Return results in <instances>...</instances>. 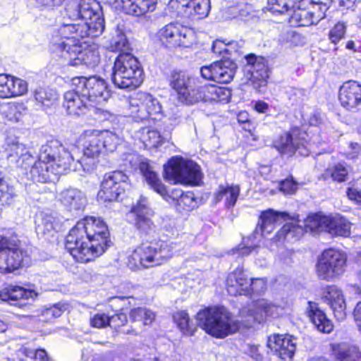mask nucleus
I'll return each instance as SVG.
<instances>
[{
  "instance_id": "obj_1",
  "label": "nucleus",
  "mask_w": 361,
  "mask_h": 361,
  "mask_svg": "<svg viewBox=\"0 0 361 361\" xmlns=\"http://www.w3.org/2000/svg\"><path fill=\"white\" fill-rule=\"evenodd\" d=\"M283 314V307L271 301L261 299L244 307L239 312V319L231 317L224 307L208 308L197 314L199 326L208 334L222 338L235 333L240 328H248L255 323H263L269 318H277Z\"/></svg>"
},
{
  "instance_id": "obj_2",
  "label": "nucleus",
  "mask_w": 361,
  "mask_h": 361,
  "mask_svg": "<svg viewBox=\"0 0 361 361\" xmlns=\"http://www.w3.org/2000/svg\"><path fill=\"white\" fill-rule=\"evenodd\" d=\"M110 242L109 232L104 221L87 216L69 231L66 248L77 262L87 263L102 255Z\"/></svg>"
},
{
  "instance_id": "obj_3",
  "label": "nucleus",
  "mask_w": 361,
  "mask_h": 361,
  "mask_svg": "<svg viewBox=\"0 0 361 361\" xmlns=\"http://www.w3.org/2000/svg\"><path fill=\"white\" fill-rule=\"evenodd\" d=\"M66 13L73 20H80L78 24H66L61 29L63 35L76 32L81 37H97L104 30L102 8L96 0H74L67 8Z\"/></svg>"
},
{
  "instance_id": "obj_4",
  "label": "nucleus",
  "mask_w": 361,
  "mask_h": 361,
  "mask_svg": "<svg viewBox=\"0 0 361 361\" xmlns=\"http://www.w3.org/2000/svg\"><path fill=\"white\" fill-rule=\"evenodd\" d=\"M143 80V70L135 56L129 53H121L116 57L112 73V81L116 87L133 90L138 87Z\"/></svg>"
},
{
  "instance_id": "obj_5",
  "label": "nucleus",
  "mask_w": 361,
  "mask_h": 361,
  "mask_svg": "<svg viewBox=\"0 0 361 361\" xmlns=\"http://www.w3.org/2000/svg\"><path fill=\"white\" fill-rule=\"evenodd\" d=\"M173 254L168 244L164 241L142 243L129 257L128 266L131 269H139L160 265Z\"/></svg>"
},
{
  "instance_id": "obj_6",
  "label": "nucleus",
  "mask_w": 361,
  "mask_h": 361,
  "mask_svg": "<svg viewBox=\"0 0 361 361\" xmlns=\"http://www.w3.org/2000/svg\"><path fill=\"white\" fill-rule=\"evenodd\" d=\"M78 152V149L73 147L68 150L56 140L49 141L42 145L39 159L47 164H53L56 173H66L68 171H73V161Z\"/></svg>"
},
{
  "instance_id": "obj_7",
  "label": "nucleus",
  "mask_w": 361,
  "mask_h": 361,
  "mask_svg": "<svg viewBox=\"0 0 361 361\" xmlns=\"http://www.w3.org/2000/svg\"><path fill=\"white\" fill-rule=\"evenodd\" d=\"M165 178L175 183L200 185L202 173L200 166L193 161L172 158L164 166Z\"/></svg>"
},
{
  "instance_id": "obj_8",
  "label": "nucleus",
  "mask_w": 361,
  "mask_h": 361,
  "mask_svg": "<svg viewBox=\"0 0 361 361\" xmlns=\"http://www.w3.org/2000/svg\"><path fill=\"white\" fill-rule=\"evenodd\" d=\"M61 56L68 64L74 66L85 65L87 67L96 66L100 61L99 51L92 47L82 48L80 39H68L57 44Z\"/></svg>"
},
{
  "instance_id": "obj_9",
  "label": "nucleus",
  "mask_w": 361,
  "mask_h": 361,
  "mask_svg": "<svg viewBox=\"0 0 361 361\" xmlns=\"http://www.w3.org/2000/svg\"><path fill=\"white\" fill-rule=\"evenodd\" d=\"M30 263L20 243L0 235V272H11Z\"/></svg>"
},
{
  "instance_id": "obj_10",
  "label": "nucleus",
  "mask_w": 361,
  "mask_h": 361,
  "mask_svg": "<svg viewBox=\"0 0 361 361\" xmlns=\"http://www.w3.org/2000/svg\"><path fill=\"white\" fill-rule=\"evenodd\" d=\"M346 255L334 249L325 250L316 264L317 276L330 281L341 276L346 267Z\"/></svg>"
},
{
  "instance_id": "obj_11",
  "label": "nucleus",
  "mask_w": 361,
  "mask_h": 361,
  "mask_svg": "<svg viewBox=\"0 0 361 361\" xmlns=\"http://www.w3.org/2000/svg\"><path fill=\"white\" fill-rule=\"evenodd\" d=\"M330 219L326 216L314 214L307 218L304 226L298 225L296 222L287 223L279 231V236L287 241H293L299 239L305 232H327Z\"/></svg>"
},
{
  "instance_id": "obj_12",
  "label": "nucleus",
  "mask_w": 361,
  "mask_h": 361,
  "mask_svg": "<svg viewBox=\"0 0 361 361\" xmlns=\"http://www.w3.org/2000/svg\"><path fill=\"white\" fill-rule=\"evenodd\" d=\"M129 116L140 122L149 116L162 115V106L159 99L146 92H138L129 99Z\"/></svg>"
},
{
  "instance_id": "obj_13",
  "label": "nucleus",
  "mask_w": 361,
  "mask_h": 361,
  "mask_svg": "<svg viewBox=\"0 0 361 361\" xmlns=\"http://www.w3.org/2000/svg\"><path fill=\"white\" fill-rule=\"evenodd\" d=\"M83 155L77 159L76 162L73 161V171L86 173L92 171L96 166L99 155L104 149L97 130L86 131Z\"/></svg>"
},
{
  "instance_id": "obj_14",
  "label": "nucleus",
  "mask_w": 361,
  "mask_h": 361,
  "mask_svg": "<svg viewBox=\"0 0 361 361\" xmlns=\"http://www.w3.org/2000/svg\"><path fill=\"white\" fill-rule=\"evenodd\" d=\"M72 85L78 87L79 92H81L82 96L90 103L104 104L111 97L106 82L97 76L74 78L72 80Z\"/></svg>"
},
{
  "instance_id": "obj_15",
  "label": "nucleus",
  "mask_w": 361,
  "mask_h": 361,
  "mask_svg": "<svg viewBox=\"0 0 361 361\" xmlns=\"http://www.w3.org/2000/svg\"><path fill=\"white\" fill-rule=\"evenodd\" d=\"M129 188L128 177L123 171H111L104 175L97 197L104 202L116 201Z\"/></svg>"
},
{
  "instance_id": "obj_16",
  "label": "nucleus",
  "mask_w": 361,
  "mask_h": 361,
  "mask_svg": "<svg viewBox=\"0 0 361 361\" xmlns=\"http://www.w3.org/2000/svg\"><path fill=\"white\" fill-rule=\"evenodd\" d=\"M296 132L285 133L273 141V147L282 156L291 157L298 150L302 155L308 154V149L305 145L307 144L306 133L305 132L298 133V137H296Z\"/></svg>"
},
{
  "instance_id": "obj_17",
  "label": "nucleus",
  "mask_w": 361,
  "mask_h": 361,
  "mask_svg": "<svg viewBox=\"0 0 361 361\" xmlns=\"http://www.w3.org/2000/svg\"><path fill=\"white\" fill-rule=\"evenodd\" d=\"M236 68V64L233 61L226 59L202 67L200 73L202 78L207 80L219 83H228L233 80Z\"/></svg>"
},
{
  "instance_id": "obj_18",
  "label": "nucleus",
  "mask_w": 361,
  "mask_h": 361,
  "mask_svg": "<svg viewBox=\"0 0 361 361\" xmlns=\"http://www.w3.org/2000/svg\"><path fill=\"white\" fill-rule=\"evenodd\" d=\"M130 212L135 216V226L142 235H150L155 233L156 226L151 219L154 212L149 207L147 197L140 196Z\"/></svg>"
},
{
  "instance_id": "obj_19",
  "label": "nucleus",
  "mask_w": 361,
  "mask_h": 361,
  "mask_svg": "<svg viewBox=\"0 0 361 361\" xmlns=\"http://www.w3.org/2000/svg\"><path fill=\"white\" fill-rule=\"evenodd\" d=\"M159 37L162 43L170 47H189L193 38L192 32L186 27L170 23L161 28Z\"/></svg>"
},
{
  "instance_id": "obj_20",
  "label": "nucleus",
  "mask_w": 361,
  "mask_h": 361,
  "mask_svg": "<svg viewBox=\"0 0 361 361\" xmlns=\"http://www.w3.org/2000/svg\"><path fill=\"white\" fill-rule=\"evenodd\" d=\"M231 96V90L226 87L217 86L216 85L205 84L197 87L195 86L190 104L198 102H227Z\"/></svg>"
},
{
  "instance_id": "obj_21",
  "label": "nucleus",
  "mask_w": 361,
  "mask_h": 361,
  "mask_svg": "<svg viewBox=\"0 0 361 361\" xmlns=\"http://www.w3.org/2000/svg\"><path fill=\"white\" fill-rule=\"evenodd\" d=\"M170 85L176 92L179 99L188 104L191 102L196 79L183 71H174L171 73Z\"/></svg>"
},
{
  "instance_id": "obj_22",
  "label": "nucleus",
  "mask_w": 361,
  "mask_h": 361,
  "mask_svg": "<svg viewBox=\"0 0 361 361\" xmlns=\"http://www.w3.org/2000/svg\"><path fill=\"white\" fill-rule=\"evenodd\" d=\"M268 346L283 361H291L296 350L295 338L290 336L274 335L269 338Z\"/></svg>"
},
{
  "instance_id": "obj_23",
  "label": "nucleus",
  "mask_w": 361,
  "mask_h": 361,
  "mask_svg": "<svg viewBox=\"0 0 361 361\" xmlns=\"http://www.w3.org/2000/svg\"><path fill=\"white\" fill-rule=\"evenodd\" d=\"M56 200L69 212L84 209L87 198L84 192L75 188H65L57 193Z\"/></svg>"
},
{
  "instance_id": "obj_24",
  "label": "nucleus",
  "mask_w": 361,
  "mask_h": 361,
  "mask_svg": "<svg viewBox=\"0 0 361 361\" xmlns=\"http://www.w3.org/2000/svg\"><path fill=\"white\" fill-rule=\"evenodd\" d=\"M323 300L328 304L334 313V317L338 321H343L346 317V305L341 290L334 286L326 288Z\"/></svg>"
},
{
  "instance_id": "obj_25",
  "label": "nucleus",
  "mask_w": 361,
  "mask_h": 361,
  "mask_svg": "<svg viewBox=\"0 0 361 361\" xmlns=\"http://www.w3.org/2000/svg\"><path fill=\"white\" fill-rule=\"evenodd\" d=\"M227 291L231 295L250 293V279L245 274L243 267H237L226 279Z\"/></svg>"
},
{
  "instance_id": "obj_26",
  "label": "nucleus",
  "mask_w": 361,
  "mask_h": 361,
  "mask_svg": "<svg viewBox=\"0 0 361 361\" xmlns=\"http://www.w3.org/2000/svg\"><path fill=\"white\" fill-rule=\"evenodd\" d=\"M63 99V106L71 116L85 114L87 112V108L92 105L82 96V93L79 92L78 87H74L73 90L65 92Z\"/></svg>"
},
{
  "instance_id": "obj_27",
  "label": "nucleus",
  "mask_w": 361,
  "mask_h": 361,
  "mask_svg": "<svg viewBox=\"0 0 361 361\" xmlns=\"http://www.w3.org/2000/svg\"><path fill=\"white\" fill-rule=\"evenodd\" d=\"M339 100L341 105L349 109L361 105V85L355 81H348L339 90Z\"/></svg>"
},
{
  "instance_id": "obj_28",
  "label": "nucleus",
  "mask_w": 361,
  "mask_h": 361,
  "mask_svg": "<svg viewBox=\"0 0 361 361\" xmlns=\"http://www.w3.org/2000/svg\"><path fill=\"white\" fill-rule=\"evenodd\" d=\"M288 217V214L286 212H277L273 209L263 212L252 233V237L256 238L257 235H265L270 233L274 229L276 224H281L282 220H286Z\"/></svg>"
},
{
  "instance_id": "obj_29",
  "label": "nucleus",
  "mask_w": 361,
  "mask_h": 361,
  "mask_svg": "<svg viewBox=\"0 0 361 361\" xmlns=\"http://www.w3.org/2000/svg\"><path fill=\"white\" fill-rule=\"evenodd\" d=\"M62 174L56 173L53 164H47L39 159L35 161L30 170L26 172L27 179L35 183H47L54 181L57 176Z\"/></svg>"
},
{
  "instance_id": "obj_30",
  "label": "nucleus",
  "mask_w": 361,
  "mask_h": 361,
  "mask_svg": "<svg viewBox=\"0 0 361 361\" xmlns=\"http://www.w3.org/2000/svg\"><path fill=\"white\" fill-rule=\"evenodd\" d=\"M115 7L126 14L141 16L153 11L156 7L155 0H115Z\"/></svg>"
},
{
  "instance_id": "obj_31",
  "label": "nucleus",
  "mask_w": 361,
  "mask_h": 361,
  "mask_svg": "<svg viewBox=\"0 0 361 361\" xmlns=\"http://www.w3.org/2000/svg\"><path fill=\"white\" fill-rule=\"evenodd\" d=\"M248 71L251 73L250 80L255 89H259L267 85L269 78L268 68L265 59L255 56L248 58Z\"/></svg>"
},
{
  "instance_id": "obj_32",
  "label": "nucleus",
  "mask_w": 361,
  "mask_h": 361,
  "mask_svg": "<svg viewBox=\"0 0 361 361\" xmlns=\"http://www.w3.org/2000/svg\"><path fill=\"white\" fill-rule=\"evenodd\" d=\"M34 295L33 291L20 286H9L0 291V299L11 305H22L21 300Z\"/></svg>"
},
{
  "instance_id": "obj_33",
  "label": "nucleus",
  "mask_w": 361,
  "mask_h": 361,
  "mask_svg": "<svg viewBox=\"0 0 361 361\" xmlns=\"http://www.w3.org/2000/svg\"><path fill=\"white\" fill-rule=\"evenodd\" d=\"M331 350L338 361H361V353L355 345L348 343H331Z\"/></svg>"
},
{
  "instance_id": "obj_34",
  "label": "nucleus",
  "mask_w": 361,
  "mask_h": 361,
  "mask_svg": "<svg viewBox=\"0 0 361 361\" xmlns=\"http://www.w3.org/2000/svg\"><path fill=\"white\" fill-rule=\"evenodd\" d=\"M5 152L7 159L13 163H18L20 159L23 163L33 159L25 145L17 140L8 141Z\"/></svg>"
},
{
  "instance_id": "obj_35",
  "label": "nucleus",
  "mask_w": 361,
  "mask_h": 361,
  "mask_svg": "<svg viewBox=\"0 0 361 361\" xmlns=\"http://www.w3.org/2000/svg\"><path fill=\"white\" fill-rule=\"evenodd\" d=\"M316 11L308 8V6H301L300 1L296 8H294L290 16V22L296 26H309L318 23L321 20H317Z\"/></svg>"
},
{
  "instance_id": "obj_36",
  "label": "nucleus",
  "mask_w": 361,
  "mask_h": 361,
  "mask_svg": "<svg viewBox=\"0 0 361 361\" xmlns=\"http://www.w3.org/2000/svg\"><path fill=\"white\" fill-rule=\"evenodd\" d=\"M309 317L318 331L330 333L333 330V324L325 313L321 310L316 303L309 302Z\"/></svg>"
},
{
  "instance_id": "obj_37",
  "label": "nucleus",
  "mask_w": 361,
  "mask_h": 361,
  "mask_svg": "<svg viewBox=\"0 0 361 361\" xmlns=\"http://www.w3.org/2000/svg\"><path fill=\"white\" fill-rule=\"evenodd\" d=\"M140 169L150 187L164 199L168 200V192L165 185L158 178L157 174L152 170L150 166L147 163L142 162L140 165Z\"/></svg>"
},
{
  "instance_id": "obj_38",
  "label": "nucleus",
  "mask_w": 361,
  "mask_h": 361,
  "mask_svg": "<svg viewBox=\"0 0 361 361\" xmlns=\"http://www.w3.org/2000/svg\"><path fill=\"white\" fill-rule=\"evenodd\" d=\"M26 110V107L22 103L7 102L0 106V115L8 121L18 122Z\"/></svg>"
},
{
  "instance_id": "obj_39",
  "label": "nucleus",
  "mask_w": 361,
  "mask_h": 361,
  "mask_svg": "<svg viewBox=\"0 0 361 361\" xmlns=\"http://www.w3.org/2000/svg\"><path fill=\"white\" fill-rule=\"evenodd\" d=\"M34 98L37 104L48 109L56 103L58 94L54 90L48 87H39L34 91Z\"/></svg>"
},
{
  "instance_id": "obj_40",
  "label": "nucleus",
  "mask_w": 361,
  "mask_h": 361,
  "mask_svg": "<svg viewBox=\"0 0 361 361\" xmlns=\"http://www.w3.org/2000/svg\"><path fill=\"white\" fill-rule=\"evenodd\" d=\"M167 197H172L176 201L180 209L190 211L196 206V201L194 194L192 192H183L181 190L175 189L171 192V195H168Z\"/></svg>"
},
{
  "instance_id": "obj_41",
  "label": "nucleus",
  "mask_w": 361,
  "mask_h": 361,
  "mask_svg": "<svg viewBox=\"0 0 361 361\" xmlns=\"http://www.w3.org/2000/svg\"><path fill=\"white\" fill-rule=\"evenodd\" d=\"M155 318L156 314L146 307L134 308L130 312V320L134 322H139L143 326H151Z\"/></svg>"
},
{
  "instance_id": "obj_42",
  "label": "nucleus",
  "mask_w": 361,
  "mask_h": 361,
  "mask_svg": "<svg viewBox=\"0 0 361 361\" xmlns=\"http://www.w3.org/2000/svg\"><path fill=\"white\" fill-rule=\"evenodd\" d=\"M350 223L344 218H331L327 232L332 235L347 237L350 234Z\"/></svg>"
},
{
  "instance_id": "obj_43",
  "label": "nucleus",
  "mask_w": 361,
  "mask_h": 361,
  "mask_svg": "<svg viewBox=\"0 0 361 361\" xmlns=\"http://www.w3.org/2000/svg\"><path fill=\"white\" fill-rule=\"evenodd\" d=\"M240 188L238 185L220 186L216 194V201L226 197V204L228 207H233L238 200Z\"/></svg>"
},
{
  "instance_id": "obj_44",
  "label": "nucleus",
  "mask_w": 361,
  "mask_h": 361,
  "mask_svg": "<svg viewBox=\"0 0 361 361\" xmlns=\"http://www.w3.org/2000/svg\"><path fill=\"white\" fill-rule=\"evenodd\" d=\"M173 320L183 334L191 336L196 330L195 326L190 322L185 311H179L173 314Z\"/></svg>"
},
{
  "instance_id": "obj_45",
  "label": "nucleus",
  "mask_w": 361,
  "mask_h": 361,
  "mask_svg": "<svg viewBox=\"0 0 361 361\" xmlns=\"http://www.w3.org/2000/svg\"><path fill=\"white\" fill-rule=\"evenodd\" d=\"M61 227L60 219L53 214H42L41 223L38 224L37 228L44 233H50L58 231Z\"/></svg>"
},
{
  "instance_id": "obj_46",
  "label": "nucleus",
  "mask_w": 361,
  "mask_h": 361,
  "mask_svg": "<svg viewBox=\"0 0 361 361\" xmlns=\"http://www.w3.org/2000/svg\"><path fill=\"white\" fill-rule=\"evenodd\" d=\"M98 135L103 149L111 152H114L122 141L118 135L110 131H98Z\"/></svg>"
},
{
  "instance_id": "obj_47",
  "label": "nucleus",
  "mask_w": 361,
  "mask_h": 361,
  "mask_svg": "<svg viewBox=\"0 0 361 361\" xmlns=\"http://www.w3.org/2000/svg\"><path fill=\"white\" fill-rule=\"evenodd\" d=\"M279 42L281 44L288 47H295L303 45L305 44V39L297 32L288 30L280 35Z\"/></svg>"
},
{
  "instance_id": "obj_48",
  "label": "nucleus",
  "mask_w": 361,
  "mask_h": 361,
  "mask_svg": "<svg viewBox=\"0 0 361 361\" xmlns=\"http://www.w3.org/2000/svg\"><path fill=\"white\" fill-rule=\"evenodd\" d=\"M141 140L149 147H156L162 142V137L159 131L149 128H142Z\"/></svg>"
},
{
  "instance_id": "obj_49",
  "label": "nucleus",
  "mask_w": 361,
  "mask_h": 361,
  "mask_svg": "<svg viewBox=\"0 0 361 361\" xmlns=\"http://www.w3.org/2000/svg\"><path fill=\"white\" fill-rule=\"evenodd\" d=\"M15 196L14 188L8 184L0 171V203L1 204H9L12 202Z\"/></svg>"
},
{
  "instance_id": "obj_50",
  "label": "nucleus",
  "mask_w": 361,
  "mask_h": 361,
  "mask_svg": "<svg viewBox=\"0 0 361 361\" xmlns=\"http://www.w3.org/2000/svg\"><path fill=\"white\" fill-rule=\"evenodd\" d=\"M331 0H301V6H312L313 8L315 6L318 7V11H316L315 16L317 20H322L325 17V13L329 9Z\"/></svg>"
},
{
  "instance_id": "obj_51",
  "label": "nucleus",
  "mask_w": 361,
  "mask_h": 361,
  "mask_svg": "<svg viewBox=\"0 0 361 361\" xmlns=\"http://www.w3.org/2000/svg\"><path fill=\"white\" fill-rule=\"evenodd\" d=\"M349 169L344 164H337L326 170L324 176H330L334 180L343 182L347 180Z\"/></svg>"
},
{
  "instance_id": "obj_52",
  "label": "nucleus",
  "mask_w": 361,
  "mask_h": 361,
  "mask_svg": "<svg viewBox=\"0 0 361 361\" xmlns=\"http://www.w3.org/2000/svg\"><path fill=\"white\" fill-rule=\"evenodd\" d=\"M17 355L20 360L23 359L21 356L24 355L25 357H30L35 361L48 360L47 353L44 349H38L37 350H35L25 345H22L17 350Z\"/></svg>"
},
{
  "instance_id": "obj_53",
  "label": "nucleus",
  "mask_w": 361,
  "mask_h": 361,
  "mask_svg": "<svg viewBox=\"0 0 361 361\" xmlns=\"http://www.w3.org/2000/svg\"><path fill=\"white\" fill-rule=\"evenodd\" d=\"M211 5L209 0H191L190 11L198 18H203L208 16Z\"/></svg>"
},
{
  "instance_id": "obj_54",
  "label": "nucleus",
  "mask_w": 361,
  "mask_h": 361,
  "mask_svg": "<svg viewBox=\"0 0 361 361\" xmlns=\"http://www.w3.org/2000/svg\"><path fill=\"white\" fill-rule=\"evenodd\" d=\"M191 0H171L170 6L176 10L177 15L181 17H190L192 13L190 11Z\"/></svg>"
},
{
  "instance_id": "obj_55",
  "label": "nucleus",
  "mask_w": 361,
  "mask_h": 361,
  "mask_svg": "<svg viewBox=\"0 0 361 361\" xmlns=\"http://www.w3.org/2000/svg\"><path fill=\"white\" fill-rule=\"evenodd\" d=\"M266 8L273 13H283L290 11L287 0H268Z\"/></svg>"
},
{
  "instance_id": "obj_56",
  "label": "nucleus",
  "mask_w": 361,
  "mask_h": 361,
  "mask_svg": "<svg viewBox=\"0 0 361 361\" xmlns=\"http://www.w3.org/2000/svg\"><path fill=\"white\" fill-rule=\"evenodd\" d=\"M346 26L343 23L338 22L330 30L329 38L334 44H337L345 36Z\"/></svg>"
},
{
  "instance_id": "obj_57",
  "label": "nucleus",
  "mask_w": 361,
  "mask_h": 361,
  "mask_svg": "<svg viewBox=\"0 0 361 361\" xmlns=\"http://www.w3.org/2000/svg\"><path fill=\"white\" fill-rule=\"evenodd\" d=\"M68 18H64L63 22L60 25L59 27L58 28V35L59 37H61L62 39H63V41H68V39H74L75 42L80 39L85 38V37H81L80 35H78L76 32H70L67 35H63L61 33V27L66 25V24H78V22H80V20H73L71 19L66 14Z\"/></svg>"
},
{
  "instance_id": "obj_58",
  "label": "nucleus",
  "mask_w": 361,
  "mask_h": 361,
  "mask_svg": "<svg viewBox=\"0 0 361 361\" xmlns=\"http://www.w3.org/2000/svg\"><path fill=\"white\" fill-rule=\"evenodd\" d=\"M90 323L92 327L102 329L109 326V315L105 313H97L90 319Z\"/></svg>"
},
{
  "instance_id": "obj_59",
  "label": "nucleus",
  "mask_w": 361,
  "mask_h": 361,
  "mask_svg": "<svg viewBox=\"0 0 361 361\" xmlns=\"http://www.w3.org/2000/svg\"><path fill=\"white\" fill-rule=\"evenodd\" d=\"M66 310V305L63 303L59 302L57 304H54L49 307H46L43 310V315L47 317L49 319L58 318Z\"/></svg>"
},
{
  "instance_id": "obj_60",
  "label": "nucleus",
  "mask_w": 361,
  "mask_h": 361,
  "mask_svg": "<svg viewBox=\"0 0 361 361\" xmlns=\"http://www.w3.org/2000/svg\"><path fill=\"white\" fill-rule=\"evenodd\" d=\"M11 77L1 74L0 75V98H8L12 97Z\"/></svg>"
},
{
  "instance_id": "obj_61",
  "label": "nucleus",
  "mask_w": 361,
  "mask_h": 361,
  "mask_svg": "<svg viewBox=\"0 0 361 361\" xmlns=\"http://www.w3.org/2000/svg\"><path fill=\"white\" fill-rule=\"evenodd\" d=\"M11 83L12 97L23 94L27 90L26 82L20 78L11 77Z\"/></svg>"
},
{
  "instance_id": "obj_62",
  "label": "nucleus",
  "mask_w": 361,
  "mask_h": 361,
  "mask_svg": "<svg viewBox=\"0 0 361 361\" xmlns=\"http://www.w3.org/2000/svg\"><path fill=\"white\" fill-rule=\"evenodd\" d=\"M346 194L350 200L361 204V178H358L352 187L348 188Z\"/></svg>"
},
{
  "instance_id": "obj_63",
  "label": "nucleus",
  "mask_w": 361,
  "mask_h": 361,
  "mask_svg": "<svg viewBox=\"0 0 361 361\" xmlns=\"http://www.w3.org/2000/svg\"><path fill=\"white\" fill-rule=\"evenodd\" d=\"M109 326L113 329H118L124 326L128 321L127 315L124 313L119 312L114 315L109 316Z\"/></svg>"
},
{
  "instance_id": "obj_64",
  "label": "nucleus",
  "mask_w": 361,
  "mask_h": 361,
  "mask_svg": "<svg viewBox=\"0 0 361 361\" xmlns=\"http://www.w3.org/2000/svg\"><path fill=\"white\" fill-rule=\"evenodd\" d=\"M250 293L261 294L267 288V283L264 279L257 278L250 279Z\"/></svg>"
}]
</instances>
